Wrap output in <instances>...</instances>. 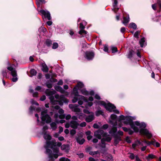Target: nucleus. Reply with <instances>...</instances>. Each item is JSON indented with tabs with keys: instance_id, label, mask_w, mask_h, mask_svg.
Wrapping results in <instances>:
<instances>
[{
	"instance_id": "09e8293b",
	"label": "nucleus",
	"mask_w": 161,
	"mask_h": 161,
	"mask_svg": "<svg viewBox=\"0 0 161 161\" xmlns=\"http://www.w3.org/2000/svg\"><path fill=\"white\" fill-rule=\"evenodd\" d=\"M49 81L51 82H56L57 81V80L56 79L52 78L50 79Z\"/></svg>"
},
{
	"instance_id": "7c9ffc66",
	"label": "nucleus",
	"mask_w": 161,
	"mask_h": 161,
	"mask_svg": "<svg viewBox=\"0 0 161 161\" xmlns=\"http://www.w3.org/2000/svg\"><path fill=\"white\" fill-rule=\"evenodd\" d=\"M129 27L136 30L137 28V25L135 23H131L129 25Z\"/></svg>"
},
{
	"instance_id": "aec40b11",
	"label": "nucleus",
	"mask_w": 161,
	"mask_h": 161,
	"mask_svg": "<svg viewBox=\"0 0 161 161\" xmlns=\"http://www.w3.org/2000/svg\"><path fill=\"white\" fill-rule=\"evenodd\" d=\"M42 70L45 72H47L48 71V68L45 63H43L42 64Z\"/></svg>"
},
{
	"instance_id": "a211bd4d",
	"label": "nucleus",
	"mask_w": 161,
	"mask_h": 161,
	"mask_svg": "<svg viewBox=\"0 0 161 161\" xmlns=\"http://www.w3.org/2000/svg\"><path fill=\"white\" fill-rule=\"evenodd\" d=\"M43 137L45 140H47L46 142H49V141H48V140H51L52 137L51 136H50L48 134H47L46 132H44V136ZM47 142H46V143ZM46 145H46L44 146H45ZM45 147V146H44Z\"/></svg>"
},
{
	"instance_id": "9d476101",
	"label": "nucleus",
	"mask_w": 161,
	"mask_h": 161,
	"mask_svg": "<svg viewBox=\"0 0 161 161\" xmlns=\"http://www.w3.org/2000/svg\"><path fill=\"white\" fill-rule=\"evenodd\" d=\"M86 24L87 23L85 21H83L82 22L80 23V30L79 32V33L80 35H86L87 34V32L84 30L85 28V26Z\"/></svg>"
},
{
	"instance_id": "f8f14e48",
	"label": "nucleus",
	"mask_w": 161,
	"mask_h": 161,
	"mask_svg": "<svg viewBox=\"0 0 161 161\" xmlns=\"http://www.w3.org/2000/svg\"><path fill=\"white\" fill-rule=\"evenodd\" d=\"M94 55V53L93 52L88 51L85 52L84 57L88 60H92L93 58Z\"/></svg>"
},
{
	"instance_id": "680f3d73",
	"label": "nucleus",
	"mask_w": 161,
	"mask_h": 161,
	"mask_svg": "<svg viewBox=\"0 0 161 161\" xmlns=\"http://www.w3.org/2000/svg\"><path fill=\"white\" fill-rule=\"evenodd\" d=\"M130 157L131 159H134L135 158V155L133 153H131L130 156Z\"/></svg>"
},
{
	"instance_id": "8fccbe9b",
	"label": "nucleus",
	"mask_w": 161,
	"mask_h": 161,
	"mask_svg": "<svg viewBox=\"0 0 161 161\" xmlns=\"http://www.w3.org/2000/svg\"><path fill=\"white\" fill-rule=\"evenodd\" d=\"M89 161H99L98 159H95L92 157L89 158Z\"/></svg>"
},
{
	"instance_id": "58836bf2",
	"label": "nucleus",
	"mask_w": 161,
	"mask_h": 161,
	"mask_svg": "<svg viewBox=\"0 0 161 161\" xmlns=\"http://www.w3.org/2000/svg\"><path fill=\"white\" fill-rule=\"evenodd\" d=\"M46 44L47 46H50L52 44V41L49 39H47L46 42Z\"/></svg>"
},
{
	"instance_id": "39448f33",
	"label": "nucleus",
	"mask_w": 161,
	"mask_h": 161,
	"mask_svg": "<svg viewBox=\"0 0 161 161\" xmlns=\"http://www.w3.org/2000/svg\"><path fill=\"white\" fill-rule=\"evenodd\" d=\"M111 120L109 121V123L112 125V128L109 131V134H114L117 131L116 126L117 125V121H119V119L117 118V116L115 114H112L110 116Z\"/></svg>"
},
{
	"instance_id": "3c124183",
	"label": "nucleus",
	"mask_w": 161,
	"mask_h": 161,
	"mask_svg": "<svg viewBox=\"0 0 161 161\" xmlns=\"http://www.w3.org/2000/svg\"><path fill=\"white\" fill-rule=\"evenodd\" d=\"M86 125V123L85 122H82L81 124H80V126L82 127H85Z\"/></svg>"
},
{
	"instance_id": "4c0bfd02",
	"label": "nucleus",
	"mask_w": 161,
	"mask_h": 161,
	"mask_svg": "<svg viewBox=\"0 0 161 161\" xmlns=\"http://www.w3.org/2000/svg\"><path fill=\"white\" fill-rule=\"evenodd\" d=\"M155 156L152 154H149L146 157V158L147 160H149L150 158L152 159L155 158Z\"/></svg>"
},
{
	"instance_id": "a878e982",
	"label": "nucleus",
	"mask_w": 161,
	"mask_h": 161,
	"mask_svg": "<svg viewBox=\"0 0 161 161\" xmlns=\"http://www.w3.org/2000/svg\"><path fill=\"white\" fill-rule=\"evenodd\" d=\"M111 138L109 137H107L105 138H103L101 139V142L103 145H105L106 141L109 142L111 140Z\"/></svg>"
},
{
	"instance_id": "774afa93",
	"label": "nucleus",
	"mask_w": 161,
	"mask_h": 161,
	"mask_svg": "<svg viewBox=\"0 0 161 161\" xmlns=\"http://www.w3.org/2000/svg\"><path fill=\"white\" fill-rule=\"evenodd\" d=\"M157 3L158 4L159 8H161V0H158V1Z\"/></svg>"
},
{
	"instance_id": "f03ea898",
	"label": "nucleus",
	"mask_w": 161,
	"mask_h": 161,
	"mask_svg": "<svg viewBox=\"0 0 161 161\" xmlns=\"http://www.w3.org/2000/svg\"><path fill=\"white\" fill-rule=\"evenodd\" d=\"M61 145V143L56 142L54 140L47 142L45 148L46 150V153L47 154L50 161H54V158H57L58 156L62 155V153H59V147Z\"/></svg>"
},
{
	"instance_id": "0e129e2a",
	"label": "nucleus",
	"mask_w": 161,
	"mask_h": 161,
	"mask_svg": "<svg viewBox=\"0 0 161 161\" xmlns=\"http://www.w3.org/2000/svg\"><path fill=\"white\" fill-rule=\"evenodd\" d=\"M103 50L106 52H108V47L107 46L105 45L104 46Z\"/></svg>"
},
{
	"instance_id": "2f4dec72",
	"label": "nucleus",
	"mask_w": 161,
	"mask_h": 161,
	"mask_svg": "<svg viewBox=\"0 0 161 161\" xmlns=\"http://www.w3.org/2000/svg\"><path fill=\"white\" fill-rule=\"evenodd\" d=\"M38 31L41 33L42 32L44 33H45L47 31V30L44 27H41L39 28Z\"/></svg>"
},
{
	"instance_id": "393cba45",
	"label": "nucleus",
	"mask_w": 161,
	"mask_h": 161,
	"mask_svg": "<svg viewBox=\"0 0 161 161\" xmlns=\"http://www.w3.org/2000/svg\"><path fill=\"white\" fill-rule=\"evenodd\" d=\"M54 87L56 90L57 91H58L61 93H64L65 92L64 90L60 86H55Z\"/></svg>"
},
{
	"instance_id": "bb28decb",
	"label": "nucleus",
	"mask_w": 161,
	"mask_h": 161,
	"mask_svg": "<svg viewBox=\"0 0 161 161\" xmlns=\"http://www.w3.org/2000/svg\"><path fill=\"white\" fill-rule=\"evenodd\" d=\"M139 43L141 47H143L145 46L146 44L145 38L144 37L142 38L140 41Z\"/></svg>"
},
{
	"instance_id": "b1692460",
	"label": "nucleus",
	"mask_w": 161,
	"mask_h": 161,
	"mask_svg": "<svg viewBox=\"0 0 161 161\" xmlns=\"http://www.w3.org/2000/svg\"><path fill=\"white\" fill-rule=\"evenodd\" d=\"M58 113L60 114L59 118L61 119H64L65 117V114H63L64 113V110L62 109H60L58 110Z\"/></svg>"
},
{
	"instance_id": "69168bd1",
	"label": "nucleus",
	"mask_w": 161,
	"mask_h": 161,
	"mask_svg": "<svg viewBox=\"0 0 161 161\" xmlns=\"http://www.w3.org/2000/svg\"><path fill=\"white\" fill-rule=\"evenodd\" d=\"M157 4H154L152 5V8L154 10H156Z\"/></svg>"
},
{
	"instance_id": "4d7b16f0",
	"label": "nucleus",
	"mask_w": 161,
	"mask_h": 161,
	"mask_svg": "<svg viewBox=\"0 0 161 161\" xmlns=\"http://www.w3.org/2000/svg\"><path fill=\"white\" fill-rule=\"evenodd\" d=\"M117 136H118V135H119V136H122L123 135V132L122 131H118V132L117 133Z\"/></svg>"
},
{
	"instance_id": "37998d69",
	"label": "nucleus",
	"mask_w": 161,
	"mask_h": 161,
	"mask_svg": "<svg viewBox=\"0 0 161 161\" xmlns=\"http://www.w3.org/2000/svg\"><path fill=\"white\" fill-rule=\"evenodd\" d=\"M59 161H70L69 159L65 157H62L59 159Z\"/></svg>"
},
{
	"instance_id": "f257e3e1",
	"label": "nucleus",
	"mask_w": 161,
	"mask_h": 161,
	"mask_svg": "<svg viewBox=\"0 0 161 161\" xmlns=\"http://www.w3.org/2000/svg\"><path fill=\"white\" fill-rule=\"evenodd\" d=\"M136 119V117L131 116H125L121 115L119 116V121L121 122V121L124 120V123L126 125H129L131 128L133 129L136 132H139L141 134L145 135L148 138H151L152 136V134L146 129V124L143 122L140 123L138 121H136L134 123L133 120Z\"/></svg>"
},
{
	"instance_id": "e433bc0d",
	"label": "nucleus",
	"mask_w": 161,
	"mask_h": 161,
	"mask_svg": "<svg viewBox=\"0 0 161 161\" xmlns=\"http://www.w3.org/2000/svg\"><path fill=\"white\" fill-rule=\"evenodd\" d=\"M100 153L98 151H91L89 152L90 154L93 156H94L95 155L97 154H99Z\"/></svg>"
},
{
	"instance_id": "dca6fc26",
	"label": "nucleus",
	"mask_w": 161,
	"mask_h": 161,
	"mask_svg": "<svg viewBox=\"0 0 161 161\" xmlns=\"http://www.w3.org/2000/svg\"><path fill=\"white\" fill-rule=\"evenodd\" d=\"M117 131L115 132L114 134H110L112 135H113L114 137V143L116 144H117L121 140L120 137L119 136H117L116 134Z\"/></svg>"
},
{
	"instance_id": "c9c22d12",
	"label": "nucleus",
	"mask_w": 161,
	"mask_h": 161,
	"mask_svg": "<svg viewBox=\"0 0 161 161\" xmlns=\"http://www.w3.org/2000/svg\"><path fill=\"white\" fill-rule=\"evenodd\" d=\"M30 92L31 93H33V96L34 97H37L38 96V92H33L34 91L32 89H30Z\"/></svg>"
},
{
	"instance_id": "2eb2a0df",
	"label": "nucleus",
	"mask_w": 161,
	"mask_h": 161,
	"mask_svg": "<svg viewBox=\"0 0 161 161\" xmlns=\"http://www.w3.org/2000/svg\"><path fill=\"white\" fill-rule=\"evenodd\" d=\"M80 91L83 95H90L92 96L94 94V93L93 91H91L90 92L87 91L85 89H81L80 90Z\"/></svg>"
},
{
	"instance_id": "13d9d810",
	"label": "nucleus",
	"mask_w": 161,
	"mask_h": 161,
	"mask_svg": "<svg viewBox=\"0 0 161 161\" xmlns=\"http://www.w3.org/2000/svg\"><path fill=\"white\" fill-rule=\"evenodd\" d=\"M108 124L104 125L102 127L103 129H106L108 128Z\"/></svg>"
},
{
	"instance_id": "49530a36",
	"label": "nucleus",
	"mask_w": 161,
	"mask_h": 161,
	"mask_svg": "<svg viewBox=\"0 0 161 161\" xmlns=\"http://www.w3.org/2000/svg\"><path fill=\"white\" fill-rule=\"evenodd\" d=\"M133 51H130L129 52V54L128 55V58H130L132 57V54H133Z\"/></svg>"
},
{
	"instance_id": "c756f323",
	"label": "nucleus",
	"mask_w": 161,
	"mask_h": 161,
	"mask_svg": "<svg viewBox=\"0 0 161 161\" xmlns=\"http://www.w3.org/2000/svg\"><path fill=\"white\" fill-rule=\"evenodd\" d=\"M84 102L86 103V104H88V106H91L93 105V103L92 102L88 103L89 101H78V103L80 105H82L83 104V102Z\"/></svg>"
},
{
	"instance_id": "a18cd8bd",
	"label": "nucleus",
	"mask_w": 161,
	"mask_h": 161,
	"mask_svg": "<svg viewBox=\"0 0 161 161\" xmlns=\"http://www.w3.org/2000/svg\"><path fill=\"white\" fill-rule=\"evenodd\" d=\"M111 49L112 53H115L117 51V48L115 47H111Z\"/></svg>"
},
{
	"instance_id": "c85d7f7f",
	"label": "nucleus",
	"mask_w": 161,
	"mask_h": 161,
	"mask_svg": "<svg viewBox=\"0 0 161 161\" xmlns=\"http://www.w3.org/2000/svg\"><path fill=\"white\" fill-rule=\"evenodd\" d=\"M30 73L31 75L30 76L32 77V76L36 75V74L37 72L35 69H32L30 70Z\"/></svg>"
},
{
	"instance_id": "de8ad7c7",
	"label": "nucleus",
	"mask_w": 161,
	"mask_h": 161,
	"mask_svg": "<svg viewBox=\"0 0 161 161\" xmlns=\"http://www.w3.org/2000/svg\"><path fill=\"white\" fill-rule=\"evenodd\" d=\"M147 144L148 145H149L151 144H152L153 145H155V141H152L151 142L147 141Z\"/></svg>"
},
{
	"instance_id": "c03bdc74",
	"label": "nucleus",
	"mask_w": 161,
	"mask_h": 161,
	"mask_svg": "<svg viewBox=\"0 0 161 161\" xmlns=\"http://www.w3.org/2000/svg\"><path fill=\"white\" fill-rule=\"evenodd\" d=\"M58 45L56 42H53L52 46V48L53 49H55L58 47Z\"/></svg>"
},
{
	"instance_id": "a19ab883",
	"label": "nucleus",
	"mask_w": 161,
	"mask_h": 161,
	"mask_svg": "<svg viewBox=\"0 0 161 161\" xmlns=\"http://www.w3.org/2000/svg\"><path fill=\"white\" fill-rule=\"evenodd\" d=\"M140 33V31H137L135 32V34H134V36L135 37L138 38L139 37V34Z\"/></svg>"
},
{
	"instance_id": "423d86ee",
	"label": "nucleus",
	"mask_w": 161,
	"mask_h": 161,
	"mask_svg": "<svg viewBox=\"0 0 161 161\" xmlns=\"http://www.w3.org/2000/svg\"><path fill=\"white\" fill-rule=\"evenodd\" d=\"M69 107L72 109V111L76 113V114L79 119H82L84 118L85 115L83 113H80V109L78 107L77 105L69 104Z\"/></svg>"
},
{
	"instance_id": "0eeeda50",
	"label": "nucleus",
	"mask_w": 161,
	"mask_h": 161,
	"mask_svg": "<svg viewBox=\"0 0 161 161\" xmlns=\"http://www.w3.org/2000/svg\"><path fill=\"white\" fill-rule=\"evenodd\" d=\"M47 95L49 97L50 101H55V99H59L61 97L58 94H56V92L47 89L46 92Z\"/></svg>"
},
{
	"instance_id": "6ab92c4d",
	"label": "nucleus",
	"mask_w": 161,
	"mask_h": 161,
	"mask_svg": "<svg viewBox=\"0 0 161 161\" xmlns=\"http://www.w3.org/2000/svg\"><path fill=\"white\" fill-rule=\"evenodd\" d=\"M94 119V115L93 114H92L87 117L86 119V120L87 122H90L92 121Z\"/></svg>"
},
{
	"instance_id": "052dcab7",
	"label": "nucleus",
	"mask_w": 161,
	"mask_h": 161,
	"mask_svg": "<svg viewBox=\"0 0 161 161\" xmlns=\"http://www.w3.org/2000/svg\"><path fill=\"white\" fill-rule=\"evenodd\" d=\"M70 133L71 134L74 135L75 134L76 131L75 130H72L70 131Z\"/></svg>"
},
{
	"instance_id": "5fc2aeb1",
	"label": "nucleus",
	"mask_w": 161,
	"mask_h": 161,
	"mask_svg": "<svg viewBox=\"0 0 161 161\" xmlns=\"http://www.w3.org/2000/svg\"><path fill=\"white\" fill-rule=\"evenodd\" d=\"M57 84L59 85H62L63 84V80H59Z\"/></svg>"
},
{
	"instance_id": "864d4df0",
	"label": "nucleus",
	"mask_w": 161,
	"mask_h": 161,
	"mask_svg": "<svg viewBox=\"0 0 161 161\" xmlns=\"http://www.w3.org/2000/svg\"><path fill=\"white\" fill-rule=\"evenodd\" d=\"M46 98V97L45 95L42 96L40 98V101H44Z\"/></svg>"
},
{
	"instance_id": "338daca9",
	"label": "nucleus",
	"mask_w": 161,
	"mask_h": 161,
	"mask_svg": "<svg viewBox=\"0 0 161 161\" xmlns=\"http://www.w3.org/2000/svg\"><path fill=\"white\" fill-rule=\"evenodd\" d=\"M83 112L87 114H89L90 112L87 109H84L83 110Z\"/></svg>"
},
{
	"instance_id": "5701e85b",
	"label": "nucleus",
	"mask_w": 161,
	"mask_h": 161,
	"mask_svg": "<svg viewBox=\"0 0 161 161\" xmlns=\"http://www.w3.org/2000/svg\"><path fill=\"white\" fill-rule=\"evenodd\" d=\"M114 3L113 4V6L114 7V11L116 13L117 10L119 9V8L117 7V4L118 3V2L117 0H114Z\"/></svg>"
},
{
	"instance_id": "79ce46f5",
	"label": "nucleus",
	"mask_w": 161,
	"mask_h": 161,
	"mask_svg": "<svg viewBox=\"0 0 161 161\" xmlns=\"http://www.w3.org/2000/svg\"><path fill=\"white\" fill-rule=\"evenodd\" d=\"M7 72H6V69H3L2 70V74L4 77H7Z\"/></svg>"
},
{
	"instance_id": "f3484780",
	"label": "nucleus",
	"mask_w": 161,
	"mask_h": 161,
	"mask_svg": "<svg viewBox=\"0 0 161 161\" xmlns=\"http://www.w3.org/2000/svg\"><path fill=\"white\" fill-rule=\"evenodd\" d=\"M79 125V124L75 121L72 120L70 122V126L74 129H76Z\"/></svg>"
},
{
	"instance_id": "1a4fd4ad",
	"label": "nucleus",
	"mask_w": 161,
	"mask_h": 161,
	"mask_svg": "<svg viewBox=\"0 0 161 161\" xmlns=\"http://www.w3.org/2000/svg\"><path fill=\"white\" fill-rule=\"evenodd\" d=\"M8 69L10 71V74L13 77L12 80L14 82L17 81L18 80L17 77V72L15 69L13 67V65L7 67Z\"/></svg>"
},
{
	"instance_id": "20e7f679",
	"label": "nucleus",
	"mask_w": 161,
	"mask_h": 161,
	"mask_svg": "<svg viewBox=\"0 0 161 161\" xmlns=\"http://www.w3.org/2000/svg\"><path fill=\"white\" fill-rule=\"evenodd\" d=\"M47 109L44 110L42 111L41 113V118L42 121L40 122L39 120V117L38 114H35V116L37 118V121L38 124L39 125H42L45 122L47 123H49L51 121V118L47 114Z\"/></svg>"
},
{
	"instance_id": "cd10ccee",
	"label": "nucleus",
	"mask_w": 161,
	"mask_h": 161,
	"mask_svg": "<svg viewBox=\"0 0 161 161\" xmlns=\"http://www.w3.org/2000/svg\"><path fill=\"white\" fill-rule=\"evenodd\" d=\"M76 140L77 142L80 145L83 144L85 142V140L84 139H81V138L80 137H77Z\"/></svg>"
},
{
	"instance_id": "e2e57ef3",
	"label": "nucleus",
	"mask_w": 161,
	"mask_h": 161,
	"mask_svg": "<svg viewBox=\"0 0 161 161\" xmlns=\"http://www.w3.org/2000/svg\"><path fill=\"white\" fill-rule=\"evenodd\" d=\"M42 89V87L41 86H37L35 88V90L36 91H40Z\"/></svg>"
},
{
	"instance_id": "ddd939ff",
	"label": "nucleus",
	"mask_w": 161,
	"mask_h": 161,
	"mask_svg": "<svg viewBox=\"0 0 161 161\" xmlns=\"http://www.w3.org/2000/svg\"><path fill=\"white\" fill-rule=\"evenodd\" d=\"M40 12L45 18H47L48 20H50L51 19L50 13L47 10L42 9L40 10Z\"/></svg>"
},
{
	"instance_id": "f704fd0d",
	"label": "nucleus",
	"mask_w": 161,
	"mask_h": 161,
	"mask_svg": "<svg viewBox=\"0 0 161 161\" xmlns=\"http://www.w3.org/2000/svg\"><path fill=\"white\" fill-rule=\"evenodd\" d=\"M102 149H101V152L103 153H105L107 151V149L105 148V145H103L102 146Z\"/></svg>"
},
{
	"instance_id": "bf43d9fd",
	"label": "nucleus",
	"mask_w": 161,
	"mask_h": 161,
	"mask_svg": "<svg viewBox=\"0 0 161 161\" xmlns=\"http://www.w3.org/2000/svg\"><path fill=\"white\" fill-rule=\"evenodd\" d=\"M126 142L128 143H130L131 142V141L130 139V138L128 137H127L126 138Z\"/></svg>"
},
{
	"instance_id": "ea45409f",
	"label": "nucleus",
	"mask_w": 161,
	"mask_h": 161,
	"mask_svg": "<svg viewBox=\"0 0 161 161\" xmlns=\"http://www.w3.org/2000/svg\"><path fill=\"white\" fill-rule=\"evenodd\" d=\"M47 86L49 88H51L52 87V84L51 83H50L48 81L46 83Z\"/></svg>"
},
{
	"instance_id": "603ef678",
	"label": "nucleus",
	"mask_w": 161,
	"mask_h": 161,
	"mask_svg": "<svg viewBox=\"0 0 161 161\" xmlns=\"http://www.w3.org/2000/svg\"><path fill=\"white\" fill-rule=\"evenodd\" d=\"M65 118L66 119L68 120L70 119L71 118V116L70 114H68L66 116L65 115Z\"/></svg>"
},
{
	"instance_id": "7ed1b4c3",
	"label": "nucleus",
	"mask_w": 161,
	"mask_h": 161,
	"mask_svg": "<svg viewBox=\"0 0 161 161\" xmlns=\"http://www.w3.org/2000/svg\"><path fill=\"white\" fill-rule=\"evenodd\" d=\"M83 86V84L81 82H79L73 88L72 94L74 95L75 101H88L83 96L79 95L78 90L81 89Z\"/></svg>"
},
{
	"instance_id": "412c9836",
	"label": "nucleus",
	"mask_w": 161,
	"mask_h": 161,
	"mask_svg": "<svg viewBox=\"0 0 161 161\" xmlns=\"http://www.w3.org/2000/svg\"><path fill=\"white\" fill-rule=\"evenodd\" d=\"M61 148L63 151H64L65 152H68L69 150V145H68L63 144L61 145Z\"/></svg>"
},
{
	"instance_id": "6e6d98bb",
	"label": "nucleus",
	"mask_w": 161,
	"mask_h": 161,
	"mask_svg": "<svg viewBox=\"0 0 161 161\" xmlns=\"http://www.w3.org/2000/svg\"><path fill=\"white\" fill-rule=\"evenodd\" d=\"M95 99L98 100H100L101 99L100 96L98 94L95 95Z\"/></svg>"
},
{
	"instance_id": "4468645a",
	"label": "nucleus",
	"mask_w": 161,
	"mask_h": 161,
	"mask_svg": "<svg viewBox=\"0 0 161 161\" xmlns=\"http://www.w3.org/2000/svg\"><path fill=\"white\" fill-rule=\"evenodd\" d=\"M94 136L98 139H100L101 138L102 136H104L103 131L102 130L96 131L94 133Z\"/></svg>"
},
{
	"instance_id": "6e6552de",
	"label": "nucleus",
	"mask_w": 161,
	"mask_h": 161,
	"mask_svg": "<svg viewBox=\"0 0 161 161\" xmlns=\"http://www.w3.org/2000/svg\"><path fill=\"white\" fill-rule=\"evenodd\" d=\"M101 102H103V103L102 104V105L108 111L110 112H114L116 114H119V112L118 110L114 109L116 107L114 105L110 103H106L104 102V101Z\"/></svg>"
},
{
	"instance_id": "9b49d317",
	"label": "nucleus",
	"mask_w": 161,
	"mask_h": 161,
	"mask_svg": "<svg viewBox=\"0 0 161 161\" xmlns=\"http://www.w3.org/2000/svg\"><path fill=\"white\" fill-rule=\"evenodd\" d=\"M31 104H32V105L29 108V113L30 114H32L33 111L35 110L37 112H39L40 111L39 108H36L34 106V105H36L37 106L39 105L38 103L36 102V101H31Z\"/></svg>"
},
{
	"instance_id": "4be33fe9",
	"label": "nucleus",
	"mask_w": 161,
	"mask_h": 161,
	"mask_svg": "<svg viewBox=\"0 0 161 161\" xmlns=\"http://www.w3.org/2000/svg\"><path fill=\"white\" fill-rule=\"evenodd\" d=\"M123 21L122 22L125 25H126L129 22L130 20L129 15H127L126 17L123 16Z\"/></svg>"
},
{
	"instance_id": "473e14b6",
	"label": "nucleus",
	"mask_w": 161,
	"mask_h": 161,
	"mask_svg": "<svg viewBox=\"0 0 161 161\" xmlns=\"http://www.w3.org/2000/svg\"><path fill=\"white\" fill-rule=\"evenodd\" d=\"M50 126L53 130H55L57 128L56 124L55 122H52L50 124Z\"/></svg>"
},
{
	"instance_id": "72a5a7b5",
	"label": "nucleus",
	"mask_w": 161,
	"mask_h": 161,
	"mask_svg": "<svg viewBox=\"0 0 161 161\" xmlns=\"http://www.w3.org/2000/svg\"><path fill=\"white\" fill-rule=\"evenodd\" d=\"M100 115H103L104 114L103 111L101 110H98L96 111V115L97 116H98Z\"/></svg>"
}]
</instances>
